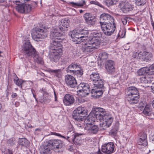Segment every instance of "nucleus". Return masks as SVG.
I'll return each mask as SVG.
<instances>
[{"instance_id":"obj_15","label":"nucleus","mask_w":154,"mask_h":154,"mask_svg":"<svg viewBox=\"0 0 154 154\" xmlns=\"http://www.w3.org/2000/svg\"><path fill=\"white\" fill-rule=\"evenodd\" d=\"M65 79L66 83L69 87L74 88L77 86L76 81L73 76L67 75L65 76Z\"/></svg>"},{"instance_id":"obj_48","label":"nucleus","mask_w":154,"mask_h":154,"mask_svg":"<svg viewBox=\"0 0 154 154\" xmlns=\"http://www.w3.org/2000/svg\"><path fill=\"white\" fill-rule=\"evenodd\" d=\"M90 3L91 4L95 5L102 8H103V6L100 3L96 0L91 1Z\"/></svg>"},{"instance_id":"obj_6","label":"nucleus","mask_w":154,"mask_h":154,"mask_svg":"<svg viewBox=\"0 0 154 154\" xmlns=\"http://www.w3.org/2000/svg\"><path fill=\"white\" fill-rule=\"evenodd\" d=\"M102 30L104 34L107 36L112 34L116 28V25L114 21L100 25Z\"/></svg>"},{"instance_id":"obj_10","label":"nucleus","mask_w":154,"mask_h":154,"mask_svg":"<svg viewBox=\"0 0 154 154\" xmlns=\"http://www.w3.org/2000/svg\"><path fill=\"white\" fill-rule=\"evenodd\" d=\"M69 35H71L72 41L76 42L77 44L83 42L85 40L83 39V36H82L79 31L78 30H73L69 33Z\"/></svg>"},{"instance_id":"obj_22","label":"nucleus","mask_w":154,"mask_h":154,"mask_svg":"<svg viewBox=\"0 0 154 154\" xmlns=\"http://www.w3.org/2000/svg\"><path fill=\"white\" fill-rule=\"evenodd\" d=\"M69 24V23L67 20L63 19L61 20V23L59 26V30L56 29H54L59 30L60 32L62 33L63 35V31L67 30V28Z\"/></svg>"},{"instance_id":"obj_13","label":"nucleus","mask_w":154,"mask_h":154,"mask_svg":"<svg viewBox=\"0 0 154 154\" xmlns=\"http://www.w3.org/2000/svg\"><path fill=\"white\" fill-rule=\"evenodd\" d=\"M115 146L113 143L109 142L104 144L102 146V151L107 154H110L114 151Z\"/></svg>"},{"instance_id":"obj_56","label":"nucleus","mask_w":154,"mask_h":154,"mask_svg":"<svg viewBox=\"0 0 154 154\" xmlns=\"http://www.w3.org/2000/svg\"><path fill=\"white\" fill-rule=\"evenodd\" d=\"M153 85L152 86V92L154 93V83H153Z\"/></svg>"},{"instance_id":"obj_16","label":"nucleus","mask_w":154,"mask_h":154,"mask_svg":"<svg viewBox=\"0 0 154 154\" xmlns=\"http://www.w3.org/2000/svg\"><path fill=\"white\" fill-rule=\"evenodd\" d=\"M143 112L144 115L149 117V118L154 119V109L149 105H146Z\"/></svg>"},{"instance_id":"obj_24","label":"nucleus","mask_w":154,"mask_h":154,"mask_svg":"<svg viewBox=\"0 0 154 154\" xmlns=\"http://www.w3.org/2000/svg\"><path fill=\"white\" fill-rule=\"evenodd\" d=\"M85 129L88 133L95 134L97 133L98 128L97 125H92L88 127H85Z\"/></svg>"},{"instance_id":"obj_58","label":"nucleus","mask_w":154,"mask_h":154,"mask_svg":"<svg viewBox=\"0 0 154 154\" xmlns=\"http://www.w3.org/2000/svg\"><path fill=\"white\" fill-rule=\"evenodd\" d=\"M8 154H13L12 151L9 149L8 150Z\"/></svg>"},{"instance_id":"obj_9","label":"nucleus","mask_w":154,"mask_h":154,"mask_svg":"<svg viewBox=\"0 0 154 154\" xmlns=\"http://www.w3.org/2000/svg\"><path fill=\"white\" fill-rule=\"evenodd\" d=\"M90 80L92 82L94 86H97L101 88L104 85L102 79L100 78L98 73H93L90 75Z\"/></svg>"},{"instance_id":"obj_55","label":"nucleus","mask_w":154,"mask_h":154,"mask_svg":"<svg viewBox=\"0 0 154 154\" xmlns=\"http://www.w3.org/2000/svg\"><path fill=\"white\" fill-rule=\"evenodd\" d=\"M14 105L16 107H18L20 105V103L18 102H16L15 103Z\"/></svg>"},{"instance_id":"obj_49","label":"nucleus","mask_w":154,"mask_h":154,"mask_svg":"<svg viewBox=\"0 0 154 154\" xmlns=\"http://www.w3.org/2000/svg\"><path fill=\"white\" fill-rule=\"evenodd\" d=\"M128 19V17L125 16L121 18V21L124 25L126 24Z\"/></svg>"},{"instance_id":"obj_27","label":"nucleus","mask_w":154,"mask_h":154,"mask_svg":"<svg viewBox=\"0 0 154 154\" xmlns=\"http://www.w3.org/2000/svg\"><path fill=\"white\" fill-rule=\"evenodd\" d=\"M138 94L137 89L134 87H131L127 89V95L128 96H135Z\"/></svg>"},{"instance_id":"obj_30","label":"nucleus","mask_w":154,"mask_h":154,"mask_svg":"<svg viewBox=\"0 0 154 154\" xmlns=\"http://www.w3.org/2000/svg\"><path fill=\"white\" fill-rule=\"evenodd\" d=\"M127 98L129 103L131 104H136L138 102V98L136 96H127Z\"/></svg>"},{"instance_id":"obj_17","label":"nucleus","mask_w":154,"mask_h":154,"mask_svg":"<svg viewBox=\"0 0 154 154\" xmlns=\"http://www.w3.org/2000/svg\"><path fill=\"white\" fill-rule=\"evenodd\" d=\"M84 17L86 23L89 25H94L96 22L95 17L91 14L87 13L84 15Z\"/></svg>"},{"instance_id":"obj_31","label":"nucleus","mask_w":154,"mask_h":154,"mask_svg":"<svg viewBox=\"0 0 154 154\" xmlns=\"http://www.w3.org/2000/svg\"><path fill=\"white\" fill-rule=\"evenodd\" d=\"M92 110L94 111L95 112H96L104 116L106 115L107 113H109L106 111L105 109L100 107H95Z\"/></svg>"},{"instance_id":"obj_59","label":"nucleus","mask_w":154,"mask_h":154,"mask_svg":"<svg viewBox=\"0 0 154 154\" xmlns=\"http://www.w3.org/2000/svg\"><path fill=\"white\" fill-rule=\"evenodd\" d=\"M97 154H102V153L100 152V150H98L97 152Z\"/></svg>"},{"instance_id":"obj_4","label":"nucleus","mask_w":154,"mask_h":154,"mask_svg":"<svg viewBox=\"0 0 154 154\" xmlns=\"http://www.w3.org/2000/svg\"><path fill=\"white\" fill-rule=\"evenodd\" d=\"M48 31L43 27H35L32 30V38L36 41H40V39H44L48 35Z\"/></svg>"},{"instance_id":"obj_23","label":"nucleus","mask_w":154,"mask_h":154,"mask_svg":"<svg viewBox=\"0 0 154 154\" xmlns=\"http://www.w3.org/2000/svg\"><path fill=\"white\" fill-rule=\"evenodd\" d=\"M140 136L138 142V145L144 146H146L148 144L146 134L144 133L140 134Z\"/></svg>"},{"instance_id":"obj_46","label":"nucleus","mask_w":154,"mask_h":154,"mask_svg":"<svg viewBox=\"0 0 154 154\" xmlns=\"http://www.w3.org/2000/svg\"><path fill=\"white\" fill-rule=\"evenodd\" d=\"M80 34L83 36V38H85L88 36V31L87 30H85L84 29H82L81 30H79Z\"/></svg>"},{"instance_id":"obj_3","label":"nucleus","mask_w":154,"mask_h":154,"mask_svg":"<svg viewBox=\"0 0 154 154\" xmlns=\"http://www.w3.org/2000/svg\"><path fill=\"white\" fill-rule=\"evenodd\" d=\"M96 37L94 36L89 39L83 45L82 49L84 53L89 55H91L98 48L100 41L98 39V38H97Z\"/></svg>"},{"instance_id":"obj_5","label":"nucleus","mask_w":154,"mask_h":154,"mask_svg":"<svg viewBox=\"0 0 154 154\" xmlns=\"http://www.w3.org/2000/svg\"><path fill=\"white\" fill-rule=\"evenodd\" d=\"M88 114L87 109L82 106L78 107L73 111L72 115L73 118L78 122L83 121L84 117Z\"/></svg>"},{"instance_id":"obj_52","label":"nucleus","mask_w":154,"mask_h":154,"mask_svg":"<svg viewBox=\"0 0 154 154\" xmlns=\"http://www.w3.org/2000/svg\"><path fill=\"white\" fill-rule=\"evenodd\" d=\"M8 143L11 145H14L15 143V140L14 138L10 139L8 141Z\"/></svg>"},{"instance_id":"obj_12","label":"nucleus","mask_w":154,"mask_h":154,"mask_svg":"<svg viewBox=\"0 0 154 154\" xmlns=\"http://www.w3.org/2000/svg\"><path fill=\"white\" fill-rule=\"evenodd\" d=\"M113 118L112 116L109 113H107L106 115L104 116L103 122H101L100 125L103 129L109 127L112 124L113 122Z\"/></svg>"},{"instance_id":"obj_60","label":"nucleus","mask_w":154,"mask_h":154,"mask_svg":"<svg viewBox=\"0 0 154 154\" xmlns=\"http://www.w3.org/2000/svg\"><path fill=\"white\" fill-rule=\"evenodd\" d=\"M60 137L63 138L64 139H66V137H65L64 136H62L61 135V136H60Z\"/></svg>"},{"instance_id":"obj_1","label":"nucleus","mask_w":154,"mask_h":154,"mask_svg":"<svg viewBox=\"0 0 154 154\" xmlns=\"http://www.w3.org/2000/svg\"><path fill=\"white\" fill-rule=\"evenodd\" d=\"M63 33L56 29H53L51 34V54L50 58L51 61L56 62L61 57L62 52V45L60 41L62 38L60 37Z\"/></svg>"},{"instance_id":"obj_41","label":"nucleus","mask_w":154,"mask_h":154,"mask_svg":"<svg viewBox=\"0 0 154 154\" xmlns=\"http://www.w3.org/2000/svg\"><path fill=\"white\" fill-rule=\"evenodd\" d=\"M18 142L20 145L25 146L28 143V141L26 139L20 138L19 139Z\"/></svg>"},{"instance_id":"obj_7","label":"nucleus","mask_w":154,"mask_h":154,"mask_svg":"<svg viewBox=\"0 0 154 154\" xmlns=\"http://www.w3.org/2000/svg\"><path fill=\"white\" fill-rule=\"evenodd\" d=\"M17 3L14 4L17 5L15 8L18 12L21 14H27L31 11L32 6L31 5L24 4L23 3Z\"/></svg>"},{"instance_id":"obj_32","label":"nucleus","mask_w":154,"mask_h":154,"mask_svg":"<svg viewBox=\"0 0 154 154\" xmlns=\"http://www.w3.org/2000/svg\"><path fill=\"white\" fill-rule=\"evenodd\" d=\"M86 2L85 0H82L79 2L76 3L73 2H69V4L72 5V6L74 8H76V7H82L85 4Z\"/></svg>"},{"instance_id":"obj_25","label":"nucleus","mask_w":154,"mask_h":154,"mask_svg":"<svg viewBox=\"0 0 154 154\" xmlns=\"http://www.w3.org/2000/svg\"><path fill=\"white\" fill-rule=\"evenodd\" d=\"M140 54H141V58L144 61L147 62L150 60L152 58V54L150 52L146 51L142 52Z\"/></svg>"},{"instance_id":"obj_47","label":"nucleus","mask_w":154,"mask_h":154,"mask_svg":"<svg viewBox=\"0 0 154 154\" xmlns=\"http://www.w3.org/2000/svg\"><path fill=\"white\" fill-rule=\"evenodd\" d=\"M70 59L67 57H65L61 62V64L64 65L69 63L70 61Z\"/></svg>"},{"instance_id":"obj_2","label":"nucleus","mask_w":154,"mask_h":154,"mask_svg":"<svg viewBox=\"0 0 154 154\" xmlns=\"http://www.w3.org/2000/svg\"><path fill=\"white\" fill-rule=\"evenodd\" d=\"M22 50L26 57H33L35 62L40 64H43L42 58L38 56L37 52L29 42L26 41L23 44Z\"/></svg>"},{"instance_id":"obj_38","label":"nucleus","mask_w":154,"mask_h":154,"mask_svg":"<svg viewBox=\"0 0 154 154\" xmlns=\"http://www.w3.org/2000/svg\"><path fill=\"white\" fill-rule=\"evenodd\" d=\"M119 0H105V3L108 7L116 4Z\"/></svg>"},{"instance_id":"obj_44","label":"nucleus","mask_w":154,"mask_h":154,"mask_svg":"<svg viewBox=\"0 0 154 154\" xmlns=\"http://www.w3.org/2000/svg\"><path fill=\"white\" fill-rule=\"evenodd\" d=\"M141 82L142 83L147 84L150 83L149 78L145 76L142 77L140 79Z\"/></svg>"},{"instance_id":"obj_34","label":"nucleus","mask_w":154,"mask_h":154,"mask_svg":"<svg viewBox=\"0 0 154 154\" xmlns=\"http://www.w3.org/2000/svg\"><path fill=\"white\" fill-rule=\"evenodd\" d=\"M79 135V134L78 133H74L72 135L73 138L72 140L73 142L76 144H78L80 141L81 138Z\"/></svg>"},{"instance_id":"obj_61","label":"nucleus","mask_w":154,"mask_h":154,"mask_svg":"<svg viewBox=\"0 0 154 154\" xmlns=\"http://www.w3.org/2000/svg\"><path fill=\"white\" fill-rule=\"evenodd\" d=\"M83 11L82 10H79V12L80 13H82L83 12Z\"/></svg>"},{"instance_id":"obj_19","label":"nucleus","mask_w":154,"mask_h":154,"mask_svg":"<svg viewBox=\"0 0 154 154\" xmlns=\"http://www.w3.org/2000/svg\"><path fill=\"white\" fill-rule=\"evenodd\" d=\"M115 64L112 60H108L106 62L105 68L109 73H112L115 71Z\"/></svg>"},{"instance_id":"obj_18","label":"nucleus","mask_w":154,"mask_h":154,"mask_svg":"<svg viewBox=\"0 0 154 154\" xmlns=\"http://www.w3.org/2000/svg\"><path fill=\"white\" fill-rule=\"evenodd\" d=\"M74 101L75 99L73 96L69 94H66L63 99V102L66 106L71 105L74 103Z\"/></svg>"},{"instance_id":"obj_20","label":"nucleus","mask_w":154,"mask_h":154,"mask_svg":"<svg viewBox=\"0 0 154 154\" xmlns=\"http://www.w3.org/2000/svg\"><path fill=\"white\" fill-rule=\"evenodd\" d=\"M120 8L124 13L131 11L133 8L132 5L128 2H124L120 4Z\"/></svg>"},{"instance_id":"obj_11","label":"nucleus","mask_w":154,"mask_h":154,"mask_svg":"<svg viewBox=\"0 0 154 154\" xmlns=\"http://www.w3.org/2000/svg\"><path fill=\"white\" fill-rule=\"evenodd\" d=\"M50 146H51L52 148L56 152H59L63 146V142L59 140H52L48 142Z\"/></svg>"},{"instance_id":"obj_35","label":"nucleus","mask_w":154,"mask_h":154,"mask_svg":"<svg viewBox=\"0 0 154 154\" xmlns=\"http://www.w3.org/2000/svg\"><path fill=\"white\" fill-rule=\"evenodd\" d=\"M75 71L74 73H73L75 75H76L78 77H80L83 75V71L81 66H80V68H78Z\"/></svg>"},{"instance_id":"obj_29","label":"nucleus","mask_w":154,"mask_h":154,"mask_svg":"<svg viewBox=\"0 0 154 154\" xmlns=\"http://www.w3.org/2000/svg\"><path fill=\"white\" fill-rule=\"evenodd\" d=\"M92 117V116H90V114L86 118L84 121L85 123V127H86L87 126H90L92 125V123H93L94 119Z\"/></svg>"},{"instance_id":"obj_39","label":"nucleus","mask_w":154,"mask_h":154,"mask_svg":"<svg viewBox=\"0 0 154 154\" xmlns=\"http://www.w3.org/2000/svg\"><path fill=\"white\" fill-rule=\"evenodd\" d=\"M136 5L138 6H142L146 4V0H134Z\"/></svg>"},{"instance_id":"obj_42","label":"nucleus","mask_w":154,"mask_h":154,"mask_svg":"<svg viewBox=\"0 0 154 154\" xmlns=\"http://www.w3.org/2000/svg\"><path fill=\"white\" fill-rule=\"evenodd\" d=\"M108 54L106 52H101L99 54V57L101 59L104 60L107 59L108 57Z\"/></svg>"},{"instance_id":"obj_62","label":"nucleus","mask_w":154,"mask_h":154,"mask_svg":"<svg viewBox=\"0 0 154 154\" xmlns=\"http://www.w3.org/2000/svg\"><path fill=\"white\" fill-rule=\"evenodd\" d=\"M152 105L153 106V107L154 108V100H153L152 102Z\"/></svg>"},{"instance_id":"obj_54","label":"nucleus","mask_w":154,"mask_h":154,"mask_svg":"<svg viewBox=\"0 0 154 154\" xmlns=\"http://www.w3.org/2000/svg\"><path fill=\"white\" fill-rule=\"evenodd\" d=\"M17 96V94L15 93H13L11 95V97L12 98H14Z\"/></svg>"},{"instance_id":"obj_8","label":"nucleus","mask_w":154,"mask_h":154,"mask_svg":"<svg viewBox=\"0 0 154 154\" xmlns=\"http://www.w3.org/2000/svg\"><path fill=\"white\" fill-rule=\"evenodd\" d=\"M77 92L82 97H85L90 93V86L88 84L81 83L78 86Z\"/></svg>"},{"instance_id":"obj_36","label":"nucleus","mask_w":154,"mask_h":154,"mask_svg":"<svg viewBox=\"0 0 154 154\" xmlns=\"http://www.w3.org/2000/svg\"><path fill=\"white\" fill-rule=\"evenodd\" d=\"M50 72L54 73L56 76L58 78H60L61 77V72L60 69L55 70L49 69Z\"/></svg>"},{"instance_id":"obj_45","label":"nucleus","mask_w":154,"mask_h":154,"mask_svg":"<svg viewBox=\"0 0 154 154\" xmlns=\"http://www.w3.org/2000/svg\"><path fill=\"white\" fill-rule=\"evenodd\" d=\"M148 74L152 75L154 74V64L151 65L149 68H147Z\"/></svg>"},{"instance_id":"obj_50","label":"nucleus","mask_w":154,"mask_h":154,"mask_svg":"<svg viewBox=\"0 0 154 154\" xmlns=\"http://www.w3.org/2000/svg\"><path fill=\"white\" fill-rule=\"evenodd\" d=\"M142 53V52H140L139 53L136 52L133 55V57L134 58L137 59L138 57L140 58H141V53Z\"/></svg>"},{"instance_id":"obj_26","label":"nucleus","mask_w":154,"mask_h":154,"mask_svg":"<svg viewBox=\"0 0 154 154\" xmlns=\"http://www.w3.org/2000/svg\"><path fill=\"white\" fill-rule=\"evenodd\" d=\"M80 66L77 63H72L68 66L66 71L68 73L73 74L77 69L80 68Z\"/></svg>"},{"instance_id":"obj_64","label":"nucleus","mask_w":154,"mask_h":154,"mask_svg":"<svg viewBox=\"0 0 154 154\" xmlns=\"http://www.w3.org/2000/svg\"><path fill=\"white\" fill-rule=\"evenodd\" d=\"M69 138V137H68V136H67V138H66V139H67V140H68H68V139Z\"/></svg>"},{"instance_id":"obj_40","label":"nucleus","mask_w":154,"mask_h":154,"mask_svg":"<svg viewBox=\"0 0 154 154\" xmlns=\"http://www.w3.org/2000/svg\"><path fill=\"white\" fill-rule=\"evenodd\" d=\"M14 81L15 84L19 87H22L21 85L23 82L21 80H19L18 77L16 75L14 79Z\"/></svg>"},{"instance_id":"obj_53","label":"nucleus","mask_w":154,"mask_h":154,"mask_svg":"<svg viewBox=\"0 0 154 154\" xmlns=\"http://www.w3.org/2000/svg\"><path fill=\"white\" fill-rule=\"evenodd\" d=\"M52 134L57 136L59 137H60V136H61V134L59 133H57L56 132H53Z\"/></svg>"},{"instance_id":"obj_43","label":"nucleus","mask_w":154,"mask_h":154,"mask_svg":"<svg viewBox=\"0 0 154 154\" xmlns=\"http://www.w3.org/2000/svg\"><path fill=\"white\" fill-rule=\"evenodd\" d=\"M126 32V29H121L118 35V36L120 38H122L125 37Z\"/></svg>"},{"instance_id":"obj_14","label":"nucleus","mask_w":154,"mask_h":154,"mask_svg":"<svg viewBox=\"0 0 154 154\" xmlns=\"http://www.w3.org/2000/svg\"><path fill=\"white\" fill-rule=\"evenodd\" d=\"M100 24H105L110 22H113L114 20L113 18L108 14L103 13L100 16Z\"/></svg>"},{"instance_id":"obj_33","label":"nucleus","mask_w":154,"mask_h":154,"mask_svg":"<svg viewBox=\"0 0 154 154\" xmlns=\"http://www.w3.org/2000/svg\"><path fill=\"white\" fill-rule=\"evenodd\" d=\"M49 146H45L42 147L40 150L41 154H49L51 151V149L49 147Z\"/></svg>"},{"instance_id":"obj_51","label":"nucleus","mask_w":154,"mask_h":154,"mask_svg":"<svg viewBox=\"0 0 154 154\" xmlns=\"http://www.w3.org/2000/svg\"><path fill=\"white\" fill-rule=\"evenodd\" d=\"M51 100L50 99L49 97L48 96L47 97H44L43 99L41 100V102H44L45 103H48L50 102Z\"/></svg>"},{"instance_id":"obj_21","label":"nucleus","mask_w":154,"mask_h":154,"mask_svg":"<svg viewBox=\"0 0 154 154\" xmlns=\"http://www.w3.org/2000/svg\"><path fill=\"white\" fill-rule=\"evenodd\" d=\"M104 87L103 85V86L101 88L97 86H93V88L91 89V93L92 94H94V95L96 96H101L103 94V92L102 89Z\"/></svg>"},{"instance_id":"obj_28","label":"nucleus","mask_w":154,"mask_h":154,"mask_svg":"<svg viewBox=\"0 0 154 154\" xmlns=\"http://www.w3.org/2000/svg\"><path fill=\"white\" fill-rule=\"evenodd\" d=\"M92 116V117L95 120L96 119L97 120L101 121L102 119H103L104 116H102L101 114H99L92 110V111L90 113V116Z\"/></svg>"},{"instance_id":"obj_63","label":"nucleus","mask_w":154,"mask_h":154,"mask_svg":"<svg viewBox=\"0 0 154 154\" xmlns=\"http://www.w3.org/2000/svg\"><path fill=\"white\" fill-rule=\"evenodd\" d=\"M4 2V0H0V3H2Z\"/></svg>"},{"instance_id":"obj_37","label":"nucleus","mask_w":154,"mask_h":154,"mask_svg":"<svg viewBox=\"0 0 154 154\" xmlns=\"http://www.w3.org/2000/svg\"><path fill=\"white\" fill-rule=\"evenodd\" d=\"M147 68L144 67L140 69L137 72V73L139 75H142L145 74L146 73L148 74Z\"/></svg>"},{"instance_id":"obj_57","label":"nucleus","mask_w":154,"mask_h":154,"mask_svg":"<svg viewBox=\"0 0 154 154\" xmlns=\"http://www.w3.org/2000/svg\"><path fill=\"white\" fill-rule=\"evenodd\" d=\"M32 94H33V97L35 98V100L36 101H37V99L36 98V95H35L34 93H33L32 92Z\"/></svg>"}]
</instances>
